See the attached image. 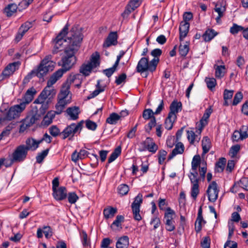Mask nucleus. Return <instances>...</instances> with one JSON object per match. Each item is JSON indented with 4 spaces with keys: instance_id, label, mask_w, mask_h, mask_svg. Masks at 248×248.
<instances>
[{
    "instance_id": "nucleus-57",
    "label": "nucleus",
    "mask_w": 248,
    "mask_h": 248,
    "mask_svg": "<svg viewBox=\"0 0 248 248\" xmlns=\"http://www.w3.org/2000/svg\"><path fill=\"white\" fill-rule=\"evenodd\" d=\"M243 94L241 92H237L234 95L232 102V105L233 106H236L238 103H239L243 99Z\"/></svg>"
},
{
    "instance_id": "nucleus-64",
    "label": "nucleus",
    "mask_w": 248,
    "mask_h": 248,
    "mask_svg": "<svg viewBox=\"0 0 248 248\" xmlns=\"http://www.w3.org/2000/svg\"><path fill=\"white\" fill-rule=\"evenodd\" d=\"M243 138L245 139L248 137V126L243 125L240 129Z\"/></svg>"
},
{
    "instance_id": "nucleus-5",
    "label": "nucleus",
    "mask_w": 248,
    "mask_h": 248,
    "mask_svg": "<svg viewBox=\"0 0 248 248\" xmlns=\"http://www.w3.org/2000/svg\"><path fill=\"white\" fill-rule=\"evenodd\" d=\"M99 58L100 55L97 52L93 54L90 61L83 63L80 67L79 72L85 77L89 76L93 69L99 65Z\"/></svg>"
},
{
    "instance_id": "nucleus-37",
    "label": "nucleus",
    "mask_w": 248,
    "mask_h": 248,
    "mask_svg": "<svg viewBox=\"0 0 248 248\" xmlns=\"http://www.w3.org/2000/svg\"><path fill=\"white\" fill-rule=\"evenodd\" d=\"M237 186L248 191V178H242L239 181L235 183L233 186Z\"/></svg>"
},
{
    "instance_id": "nucleus-24",
    "label": "nucleus",
    "mask_w": 248,
    "mask_h": 248,
    "mask_svg": "<svg viewBox=\"0 0 248 248\" xmlns=\"http://www.w3.org/2000/svg\"><path fill=\"white\" fill-rule=\"evenodd\" d=\"M202 155H205L210 150L212 147L211 141L208 137H204L202 141Z\"/></svg>"
},
{
    "instance_id": "nucleus-61",
    "label": "nucleus",
    "mask_w": 248,
    "mask_h": 248,
    "mask_svg": "<svg viewBox=\"0 0 248 248\" xmlns=\"http://www.w3.org/2000/svg\"><path fill=\"white\" fill-rule=\"evenodd\" d=\"M158 149L157 145L153 141V139L151 138V141L150 143L148 144L147 150L153 153H155Z\"/></svg>"
},
{
    "instance_id": "nucleus-2",
    "label": "nucleus",
    "mask_w": 248,
    "mask_h": 248,
    "mask_svg": "<svg viewBox=\"0 0 248 248\" xmlns=\"http://www.w3.org/2000/svg\"><path fill=\"white\" fill-rule=\"evenodd\" d=\"M68 25L67 24L54 40V48L52 50V53L53 54L58 53V52L62 50L64 47H65V48L66 47L72 44V43L70 44V41L68 40V38L71 36L70 34L71 30L69 32V36L67 37V39H66L64 38V37L68 33Z\"/></svg>"
},
{
    "instance_id": "nucleus-51",
    "label": "nucleus",
    "mask_w": 248,
    "mask_h": 248,
    "mask_svg": "<svg viewBox=\"0 0 248 248\" xmlns=\"http://www.w3.org/2000/svg\"><path fill=\"white\" fill-rule=\"evenodd\" d=\"M245 29L242 26L234 23L233 26L230 28V31L232 34L235 35L240 31H243Z\"/></svg>"
},
{
    "instance_id": "nucleus-22",
    "label": "nucleus",
    "mask_w": 248,
    "mask_h": 248,
    "mask_svg": "<svg viewBox=\"0 0 248 248\" xmlns=\"http://www.w3.org/2000/svg\"><path fill=\"white\" fill-rule=\"evenodd\" d=\"M211 113L212 109L211 108H208L205 110L202 117L200 120V126L199 127L200 134H201L203 127L207 124L208 119H209Z\"/></svg>"
},
{
    "instance_id": "nucleus-14",
    "label": "nucleus",
    "mask_w": 248,
    "mask_h": 248,
    "mask_svg": "<svg viewBox=\"0 0 248 248\" xmlns=\"http://www.w3.org/2000/svg\"><path fill=\"white\" fill-rule=\"evenodd\" d=\"M19 63L14 62L9 63L3 70L1 74L2 79L8 78L18 68Z\"/></svg>"
},
{
    "instance_id": "nucleus-60",
    "label": "nucleus",
    "mask_w": 248,
    "mask_h": 248,
    "mask_svg": "<svg viewBox=\"0 0 248 248\" xmlns=\"http://www.w3.org/2000/svg\"><path fill=\"white\" fill-rule=\"evenodd\" d=\"M167 152L164 150H161L158 152V163L162 164L166 159V156Z\"/></svg>"
},
{
    "instance_id": "nucleus-8",
    "label": "nucleus",
    "mask_w": 248,
    "mask_h": 248,
    "mask_svg": "<svg viewBox=\"0 0 248 248\" xmlns=\"http://www.w3.org/2000/svg\"><path fill=\"white\" fill-rule=\"evenodd\" d=\"M189 175L191 183L192 184L191 190V196L194 200H196L200 192L199 182L200 179L198 177L197 170H192Z\"/></svg>"
},
{
    "instance_id": "nucleus-30",
    "label": "nucleus",
    "mask_w": 248,
    "mask_h": 248,
    "mask_svg": "<svg viewBox=\"0 0 248 248\" xmlns=\"http://www.w3.org/2000/svg\"><path fill=\"white\" fill-rule=\"evenodd\" d=\"M129 246V238L127 236H123L119 238L116 243V248H127Z\"/></svg>"
},
{
    "instance_id": "nucleus-33",
    "label": "nucleus",
    "mask_w": 248,
    "mask_h": 248,
    "mask_svg": "<svg viewBox=\"0 0 248 248\" xmlns=\"http://www.w3.org/2000/svg\"><path fill=\"white\" fill-rule=\"evenodd\" d=\"M56 115L54 111H48L43 119L42 121L43 124L46 126L49 125L52 122V120Z\"/></svg>"
},
{
    "instance_id": "nucleus-50",
    "label": "nucleus",
    "mask_w": 248,
    "mask_h": 248,
    "mask_svg": "<svg viewBox=\"0 0 248 248\" xmlns=\"http://www.w3.org/2000/svg\"><path fill=\"white\" fill-rule=\"evenodd\" d=\"M48 151L49 149H46V150L42 151L41 153H39L36 157V162L38 163H42L44 159L47 155Z\"/></svg>"
},
{
    "instance_id": "nucleus-62",
    "label": "nucleus",
    "mask_w": 248,
    "mask_h": 248,
    "mask_svg": "<svg viewBox=\"0 0 248 248\" xmlns=\"http://www.w3.org/2000/svg\"><path fill=\"white\" fill-rule=\"evenodd\" d=\"M126 78V75L123 73L116 78L115 83L117 85H120L125 81Z\"/></svg>"
},
{
    "instance_id": "nucleus-59",
    "label": "nucleus",
    "mask_w": 248,
    "mask_h": 248,
    "mask_svg": "<svg viewBox=\"0 0 248 248\" xmlns=\"http://www.w3.org/2000/svg\"><path fill=\"white\" fill-rule=\"evenodd\" d=\"M232 140L234 141H238L239 140H243L244 139L243 138L240 131L235 130L232 134Z\"/></svg>"
},
{
    "instance_id": "nucleus-55",
    "label": "nucleus",
    "mask_w": 248,
    "mask_h": 248,
    "mask_svg": "<svg viewBox=\"0 0 248 248\" xmlns=\"http://www.w3.org/2000/svg\"><path fill=\"white\" fill-rule=\"evenodd\" d=\"M151 141V138H149V137L147 138L145 141H142L140 143L141 146L139 149V150L140 152H143V151H144L147 150L148 144L150 143Z\"/></svg>"
},
{
    "instance_id": "nucleus-13",
    "label": "nucleus",
    "mask_w": 248,
    "mask_h": 248,
    "mask_svg": "<svg viewBox=\"0 0 248 248\" xmlns=\"http://www.w3.org/2000/svg\"><path fill=\"white\" fill-rule=\"evenodd\" d=\"M36 93V91L34 88L32 87L29 89L21 99L20 104L23 105L24 108H26L27 105L32 101Z\"/></svg>"
},
{
    "instance_id": "nucleus-45",
    "label": "nucleus",
    "mask_w": 248,
    "mask_h": 248,
    "mask_svg": "<svg viewBox=\"0 0 248 248\" xmlns=\"http://www.w3.org/2000/svg\"><path fill=\"white\" fill-rule=\"evenodd\" d=\"M129 190V187L126 184H121L118 187V192L122 196L126 195Z\"/></svg>"
},
{
    "instance_id": "nucleus-31",
    "label": "nucleus",
    "mask_w": 248,
    "mask_h": 248,
    "mask_svg": "<svg viewBox=\"0 0 248 248\" xmlns=\"http://www.w3.org/2000/svg\"><path fill=\"white\" fill-rule=\"evenodd\" d=\"M199 135H196L193 131H187V138L190 144H193L195 141L199 142L200 140L201 137L199 134V131H197Z\"/></svg>"
},
{
    "instance_id": "nucleus-9",
    "label": "nucleus",
    "mask_w": 248,
    "mask_h": 248,
    "mask_svg": "<svg viewBox=\"0 0 248 248\" xmlns=\"http://www.w3.org/2000/svg\"><path fill=\"white\" fill-rule=\"evenodd\" d=\"M142 195L141 193H139L135 198L134 201L131 204L134 218L137 221H140L142 218L140 214V207L142 203Z\"/></svg>"
},
{
    "instance_id": "nucleus-34",
    "label": "nucleus",
    "mask_w": 248,
    "mask_h": 248,
    "mask_svg": "<svg viewBox=\"0 0 248 248\" xmlns=\"http://www.w3.org/2000/svg\"><path fill=\"white\" fill-rule=\"evenodd\" d=\"M121 118V115L116 113L113 112L107 119L106 123L110 124H116Z\"/></svg>"
},
{
    "instance_id": "nucleus-35",
    "label": "nucleus",
    "mask_w": 248,
    "mask_h": 248,
    "mask_svg": "<svg viewBox=\"0 0 248 248\" xmlns=\"http://www.w3.org/2000/svg\"><path fill=\"white\" fill-rule=\"evenodd\" d=\"M189 43L186 42L183 44H180L179 47V52L182 57H185L189 50Z\"/></svg>"
},
{
    "instance_id": "nucleus-40",
    "label": "nucleus",
    "mask_w": 248,
    "mask_h": 248,
    "mask_svg": "<svg viewBox=\"0 0 248 248\" xmlns=\"http://www.w3.org/2000/svg\"><path fill=\"white\" fill-rule=\"evenodd\" d=\"M226 163V159L224 157H221L219 159L218 161L216 164L215 171L218 172L223 171L225 164Z\"/></svg>"
},
{
    "instance_id": "nucleus-32",
    "label": "nucleus",
    "mask_w": 248,
    "mask_h": 248,
    "mask_svg": "<svg viewBox=\"0 0 248 248\" xmlns=\"http://www.w3.org/2000/svg\"><path fill=\"white\" fill-rule=\"evenodd\" d=\"M39 116L37 112H32L24 119V120L26 121V123L31 126L39 119Z\"/></svg>"
},
{
    "instance_id": "nucleus-7",
    "label": "nucleus",
    "mask_w": 248,
    "mask_h": 248,
    "mask_svg": "<svg viewBox=\"0 0 248 248\" xmlns=\"http://www.w3.org/2000/svg\"><path fill=\"white\" fill-rule=\"evenodd\" d=\"M27 153L28 151L25 148V145H21L17 146L12 154L10 166L14 162H20L24 160Z\"/></svg>"
},
{
    "instance_id": "nucleus-53",
    "label": "nucleus",
    "mask_w": 248,
    "mask_h": 248,
    "mask_svg": "<svg viewBox=\"0 0 248 248\" xmlns=\"http://www.w3.org/2000/svg\"><path fill=\"white\" fill-rule=\"evenodd\" d=\"M154 114V112L151 109H146L143 112L142 117L145 120L151 119L152 117H155Z\"/></svg>"
},
{
    "instance_id": "nucleus-3",
    "label": "nucleus",
    "mask_w": 248,
    "mask_h": 248,
    "mask_svg": "<svg viewBox=\"0 0 248 248\" xmlns=\"http://www.w3.org/2000/svg\"><path fill=\"white\" fill-rule=\"evenodd\" d=\"M158 60L157 59H153L150 62L146 57H142L139 61L136 70L139 73H143L146 71L153 72L156 68Z\"/></svg>"
},
{
    "instance_id": "nucleus-25",
    "label": "nucleus",
    "mask_w": 248,
    "mask_h": 248,
    "mask_svg": "<svg viewBox=\"0 0 248 248\" xmlns=\"http://www.w3.org/2000/svg\"><path fill=\"white\" fill-rule=\"evenodd\" d=\"M70 84L71 83L68 81L66 82L63 84L61 92L58 95V98H65V99H68V95L70 92Z\"/></svg>"
},
{
    "instance_id": "nucleus-43",
    "label": "nucleus",
    "mask_w": 248,
    "mask_h": 248,
    "mask_svg": "<svg viewBox=\"0 0 248 248\" xmlns=\"http://www.w3.org/2000/svg\"><path fill=\"white\" fill-rule=\"evenodd\" d=\"M175 212L170 207L167 208L164 216L166 221H173V216Z\"/></svg>"
},
{
    "instance_id": "nucleus-26",
    "label": "nucleus",
    "mask_w": 248,
    "mask_h": 248,
    "mask_svg": "<svg viewBox=\"0 0 248 248\" xmlns=\"http://www.w3.org/2000/svg\"><path fill=\"white\" fill-rule=\"evenodd\" d=\"M66 112L70 116L71 120H76L78 119L80 113L79 108L76 106L69 107L66 109Z\"/></svg>"
},
{
    "instance_id": "nucleus-4",
    "label": "nucleus",
    "mask_w": 248,
    "mask_h": 248,
    "mask_svg": "<svg viewBox=\"0 0 248 248\" xmlns=\"http://www.w3.org/2000/svg\"><path fill=\"white\" fill-rule=\"evenodd\" d=\"M51 55H46L42 61L38 66L36 76L41 78L46 75L48 72L52 71L55 66V62L52 61Z\"/></svg>"
},
{
    "instance_id": "nucleus-11",
    "label": "nucleus",
    "mask_w": 248,
    "mask_h": 248,
    "mask_svg": "<svg viewBox=\"0 0 248 248\" xmlns=\"http://www.w3.org/2000/svg\"><path fill=\"white\" fill-rule=\"evenodd\" d=\"M64 73L63 71L62 70H60V69L54 73L47 81V86L44 89L50 90L51 94H55V91L51 88L52 86L62 76Z\"/></svg>"
},
{
    "instance_id": "nucleus-21",
    "label": "nucleus",
    "mask_w": 248,
    "mask_h": 248,
    "mask_svg": "<svg viewBox=\"0 0 248 248\" xmlns=\"http://www.w3.org/2000/svg\"><path fill=\"white\" fill-rule=\"evenodd\" d=\"M189 23L185 22H181L179 27L180 36L179 39L180 41H182L186 36L189 31Z\"/></svg>"
},
{
    "instance_id": "nucleus-16",
    "label": "nucleus",
    "mask_w": 248,
    "mask_h": 248,
    "mask_svg": "<svg viewBox=\"0 0 248 248\" xmlns=\"http://www.w3.org/2000/svg\"><path fill=\"white\" fill-rule=\"evenodd\" d=\"M142 0H131L129 4L126 7V9L122 14V16L124 17L125 16H128L132 11L135 10L136 8L139 7Z\"/></svg>"
},
{
    "instance_id": "nucleus-48",
    "label": "nucleus",
    "mask_w": 248,
    "mask_h": 248,
    "mask_svg": "<svg viewBox=\"0 0 248 248\" xmlns=\"http://www.w3.org/2000/svg\"><path fill=\"white\" fill-rule=\"evenodd\" d=\"M202 222L204 224L206 223L203 217H197L195 223V231L197 232H199L201 231L202 228Z\"/></svg>"
},
{
    "instance_id": "nucleus-28",
    "label": "nucleus",
    "mask_w": 248,
    "mask_h": 248,
    "mask_svg": "<svg viewBox=\"0 0 248 248\" xmlns=\"http://www.w3.org/2000/svg\"><path fill=\"white\" fill-rule=\"evenodd\" d=\"M124 220V217L122 215H118L116 217V219L111 225V229L114 231H119L122 229L121 223Z\"/></svg>"
},
{
    "instance_id": "nucleus-29",
    "label": "nucleus",
    "mask_w": 248,
    "mask_h": 248,
    "mask_svg": "<svg viewBox=\"0 0 248 248\" xmlns=\"http://www.w3.org/2000/svg\"><path fill=\"white\" fill-rule=\"evenodd\" d=\"M50 95H51L50 90L44 89L38 97L35 100L34 103L40 104L42 105L45 102V100Z\"/></svg>"
},
{
    "instance_id": "nucleus-38",
    "label": "nucleus",
    "mask_w": 248,
    "mask_h": 248,
    "mask_svg": "<svg viewBox=\"0 0 248 248\" xmlns=\"http://www.w3.org/2000/svg\"><path fill=\"white\" fill-rule=\"evenodd\" d=\"M217 34V32L214 30L208 29L203 34L202 37L204 41L208 42L212 40Z\"/></svg>"
},
{
    "instance_id": "nucleus-42",
    "label": "nucleus",
    "mask_w": 248,
    "mask_h": 248,
    "mask_svg": "<svg viewBox=\"0 0 248 248\" xmlns=\"http://www.w3.org/2000/svg\"><path fill=\"white\" fill-rule=\"evenodd\" d=\"M121 148L120 146L117 147L112 153L108 159V163H110L114 161L121 154Z\"/></svg>"
},
{
    "instance_id": "nucleus-1",
    "label": "nucleus",
    "mask_w": 248,
    "mask_h": 248,
    "mask_svg": "<svg viewBox=\"0 0 248 248\" xmlns=\"http://www.w3.org/2000/svg\"><path fill=\"white\" fill-rule=\"evenodd\" d=\"M70 34L71 36L68 38V40L70 44H72L64 48V54L62 57L61 62H59V65L62 67L60 69L62 70L64 73L69 71L76 63L77 58L75 54L82 40V33L77 28L71 29Z\"/></svg>"
},
{
    "instance_id": "nucleus-47",
    "label": "nucleus",
    "mask_w": 248,
    "mask_h": 248,
    "mask_svg": "<svg viewBox=\"0 0 248 248\" xmlns=\"http://www.w3.org/2000/svg\"><path fill=\"white\" fill-rule=\"evenodd\" d=\"M156 119L155 117H152L148 124L145 126V130L148 133H150L152 128L156 125Z\"/></svg>"
},
{
    "instance_id": "nucleus-19",
    "label": "nucleus",
    "mask_w": 248,
    "mask_h": 248,
    "mask_svg": "<svg viewBox=\"0 0 248 248\" xmlns=\"http://www.w3.org/2000/svg\"><path fill=\"white\" fill-rule=\"evenodd\" d=\"M182 107L181 102H178L176 100L173 101L170 106V111L169 114L177 118V114L181 110Z\"/></svg>"
},
{
    "instance_id": "nucleus-49",
    "label": "nucleus",
    "mask_w": 248,
    "mask_h": 248,
    "mask_svg": "<svg viewBox=\"0 0 248 248\" xmlns=\"http://www.w3.org/2000/svg\"><path fill=\"white\" fill-rule=\"evenodd\" d=\"M205 81L207 87L211 90L214 88L217 84L216 79L214 78H206Z\"/></svg>"
},
{
    "instance_id": "nucleus-12",
    "label": "nucleus",
    "mask_w": 248,
    "mask_h": 248,
    "mask_svg": "<svg viewBox=\"0 0 248 248\" xmlns=\"http://www.w3.org/2000/svg\"><path fill=\"white\" fill-rule=\"evenodd\" d=\"M218 192L217 184L215 181H213L209 185L207 190L209 201L211 202H215L217 199Z\"/></svg>"
},
{
    "instance_id": "nucleus-36",
    "label": "nucleus",
    "mask_w": 248,
    "mask_h": 248,
    "mask_svg": "<svg viewBox=\"0 0 248 248\" xmlns=\"http://www.w3.org/2000/svg\"><path fill=\"white\" fill-rule=\"evenodd\" d=\"M100 80H98L97 81V85H96V90H95L92 93H91L89 96H88V99H90L96 96L100 93L103 92L105 90V87L101 86L100 85Z\"/></svg>"
},
{
    "instance_id": "nucleus-17",
    "label": "nucleus",
    "mask_w": 248,
    "mask_h": 248,
    "mask_svg": "<svg viewBox=\"0 0 248 248\" xmlns=\"http://www.w3.org/2000/svg\"><path fill=\"white\" fill-rule=\"evenodd\" d=\"M69 99H65L63 98H59L58 102L55 105L56 110L54 111L57 115L61 114L63 111L66 106L70 103Z\"/></svg>"
},
{
    "instance_id": "nucleus-56",
    "label": "nucleus",
    "mask_w": 248,
    "mask_h": 248,
    "mask_svg": "<svg viewBox=\"0 0 248 248\" xmlns=\"http://www.w3.org/2000/svg\"><path fill=\"white\" fill-rule=\"evenodd\" d=\"M68 200L69 203L71 204H74L78 199V196L75 192L69 193L68 194Z\"/></svg>"
},
{
    "instance_id": "nucleus-58",
    "label": "nucleus",
    "mask_w": 248,
    "mask_h": 248,
    "mask_svg": "<svg viewBox=\"0 0 248 248\" xmlns=\"http://www.w3.org/2000/svg\"><path fill=\"white\" fill-rule=\"evenodd\" d=\"M43 233L45 234V237L46 238H50L52 235V230L50 226H44L43 228Z\"/></svg>"
},
{
    "instance_id": "nucleus-52",
    "label": "nucleus",
    "mask_w": 248,
    "mask_h": 248,
    "mask_svg": "<svg viewBox=\"0 0 248 248\" xmlns=\"http://www.w3.org/2000/svg\"><path fill=\"white\" fill-rule=\"evenodd\" d=\"M49 131L51 136L54 137H56L58 136H61V133L60 129L56 125H52L49 128Z\"/></svg>"
},
{
    "instance_id": "nucleus-46",
    "label": "nucleus",
    "mask_w": 248,
    "mask_h": 248,
    "mask_svg": "<svg viewBox=\"0 0 248 248\" xmlns=\"http://www.w3.org/2000/svg\"><path fill=\"white\" fill-rule=\"evenodd\" d=\"M225 68L224 65L217 66L215 68L216 77L217 78H221L223 77L225 74Z\"/></svg>"
},
{
    "instance_id": "nucleus-54",
    "label": "nucleus",
    "mask_w": 248,
    "mask_h": 248,
    "mask_svg": "<svg viewBox=\"0 0 248 248\" xmlns=\"http://www.w3.org/2000/svg\"><path fill=\"white\" fill-rule=\"evenodd\" d=\"M117 65L114 64L111 68L106 69L103 70V73L108 78L110 77L116 71Z\"/></svg>"
},
{
    "instance_id": "nucleus-6",
    "label": "nucleus",
    "mask_w": 248,
    "mask_h": 248,
    "mask_svg": "<svg viewBox=\"0 0 248 248\" xmlns=\"http://www.w3.org/2000/svg\"><path fill=\"white\" fill-rule=\"evenodd\" d=\"M83 123L84 121H81L77 124L72 123L68 125L61 133L62 139L65 140L69 138V140H71L77 133L78 132L80 133L82 128Z\"/></svg>"
},
{
    "instance_id": "nucleus-27",
    "label": "nucleus",
    "mask_w": 248,
    "mask_h": 248,
    "mask_svg": "<svg viewBox=\"0 0 248 248\" xmlns=\"http://www.w3.org/2000/svg\"><path fill=\"white\" fill-rule=\"evenodd\" d=\"M117 212V209L112 206H107L103 210V215L106 219L113 217Z\"/></svg>"
},
{
    "instance_id": "nucleus-10",
    "label": "nucleus",
    "mask_w": 248,
    "mask_h": 248,
    "mask_svg": "<svg viewBox=\"0 0 248 248\" xmlns=\"http://www.w3.org/2000/svg\"><path fill=\"white\" fill-rule=\"evenodd\" d=\"M25 109L23 105L20 103L11 107L7 112L6 118L7 120H11L17 118L20 113Z\"/></svg>"
},
{
    "instance_id": "nucleus-39",
    "label": "nucleus",
    "mask_w": 248,
    "mask_h": 248,
    "mask_svg": "<svg viewBox=\"0 0 248 248\" xmlns=\"http://www.w3.org/2000/svg\"><path fill=\"white\" fill-rule=\"evenodd\" d=\"M176 118H177L168 114V116L165 121L164 124L165 128L168 130H170L172 128L173 123L176 120Z\"/></svg>"
},
{
    "instance_id": "nucleus-63",
    "label": "nucleus",
    "mask_w": 248,
    "mask_h": 248,
    "mask_svg": "<svg viewBox=\"0 0 248 248\" xmlns=\"http://www.w3.org/2000/svg\"><path fill=\"white\" fill-rule=\"evenodd\" d=\"M201 244L202 248H210V239L209 237H204Z\"/></svg>"
},
{
    "instance_id": "nucleus-41",
    "label": "nucleus",
    "mask_w": 248,
    "mask_h": 248,
    "mask_svg": "<svg viewBox=\"0 0 248 248\" xmlns=\"http://www.w3.org/2000/svg\"><path fill=\"white\" fill-rule=\"evenodd\" d=\"M17 7L15 4H9L4 9V12L7 16H11L16 11Z\"/></svg>"
},
{
    "instance_id": "nucleus-23",
    "label": "nucleus",
    "mask_w": 248,
    "mask_h": 248,
    "mask_svg": "<svg viewBox=\"0 0 248 248\" xmlns=\"http://www.w3.org/2000/svg\"><path fill=\"white\" fill-rule=\"evenodd\" d=\"M184 145L182 142L177 143L175 145V148L172 151L171 154L169 155L168 160H171L178 154H182L184 151Z\"/></svg>"
},
{
    "instance_id": "nucleus-15",
    "label": "nucleus",
    "mask_w": 248,
    "mask_h": 248,
    "mask_svg": "<svg viewBox=\"0 0 248 248\" xmlns=\"http://www.w3.org/2000/svg\"><path fill=\"white\" fill-rule=\"evenodd\" d=\"M118 36L115 31L111 32L108 34L103 44L104 47H108L111 46H115L117 44Z\"/></svg>"
},
{
    "instance_id": "nucleus-44",
    "label": "nucleus",
    "mask_w": 248,
    "mask_h": 248,
    "mask_svg": "<svg viewBox=\"0 0 248 248\" xmlns=\"http://www.w3.org/2000/svg\"><path fill=\"white\" fill-rule=\"evenodd\" d=\"M201 163V157L199 155L194 156L191 162L192 170H197Z\"/></svg>"
},
{
    "instance_id": "nucleus-20",
    "label": "nucleus",
    "mask_w": 248,
    "mask_h": 248,
    "mask_svg": "<svg viewBox=\"0 0 248 248\" xmlns=\"http://www.w3.org/2000/svg\"><path fill=\"white\" fill-rule=\"evenodd\" d=\"M42 142V140H36L33 138H28L26 140L25 148L27 151L29 150L35 151L39 146V144Z\"/></svg>"
},
{
    "instance_id": "nucleus-18",
    "label": "nucleus",
    "mask_w": 248,
    "mask_h": 248,
    "mask_svg": "<svg viewBox=\"0 0 248 248\" xmlns=\"http://www.w3.org/2000/svg\"><path fill=\"white\" fill-rule=\"evenodd\" d=\"M66 189L65 187L61 186L53 190L54 198L58 201H62L66 198L67 196Z\"/></svg>"
}]
</instances>
